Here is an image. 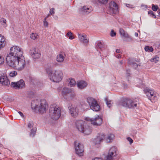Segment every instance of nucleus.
Listing matches in <instances>:
<instances>
[{"label": "nucleus", "instance_id": "obj_1", "mask_svg": "<svg viewBox=\"0 0 160 160\" xmlns=\"http://www.w3.org/2000/svg\"><path fill=\"white\" fill-rule=\"evenodd\" d=\"M22 55V50L18 46H13L10 48V53L6 56V62H7L12 61V60H13Z\"/></svg>", "mask_w": 160, "mask_h": 160}, {"label": "nucleus", "instance_id": "obj_2", "mask_svg": "<svg viewBox=\"0 0 160 160\" xmlns=\"http://www.w3.org/2000/svg\"><path fill=\"white\" fill-rule=\"evenodd\" d=\"M7 62L10 66L19 70H22L26 66V62L22 55L13 60Z\"/></svg>", "mask_w": 160, "mask_h": 160}, {"label": "nucleus", "instance_id": "obj_3", "mask_svg": "<svg viewBox=\"0 0 160 160\" xmlns=\"http://www.w3.org/2000/svg\"><path fill=\"white\" fill-rule=\"evenodd\" d=\"M114 138V136L112 134L110 133L106 135L103 133H100L98 135L94 142L96 144H100L103 140H105L107 143L110 142H112Z\"/></svg>", "mask_w": 160, "mask_h": 160}, {"label": "nucleus", "instance_id": "obj_4", "mask_svg": "<svg viewBox=\"0 0 160 160\" xmlns=\"http://www.w3.org/2000/svg\"><path fill=\"white\" fill-rule=\"evenodd\" d=\"M61 110L60 108L56 104L52 105L50 107L49 115L52 119L57 120L61 116Z\"/></svg>", "mask_w": 160, "mask_h": 160}, {"label": "nucleus", "instance_id": "obj_5", "mask_svg": "<svg viewBox=\"0 0 160 160\" xmlns=\"http://www.w3.org/2000/svg\"><path fill=\"white\" fill-rule=\"evenodd\" d=\"M48 107V105L45 100L41 101L38 105H34L32 103L31 104V108L36 112L38 111L39 113H43L45 112Z\"/></svg>", "mask_w": 160, "mask_h": 160}, {"label": "nucleus", "instance_id": "obj_6", "mask_svg": "<svg viewBox=\"0 0 160 160\" xmlns=\"http://www.w3.org/2000/svg\"><path fill=\"white\" fill-rule=\"evenodd\" d=\"M50 79L52 81L58 82L61 81L63 78V73L59 70L52 71L49 73Z\"/></svg>", "mask_w": 160, "mask_h": 160}, {"label": "nucleus", "instance_id": "obj_7", "mask_svg": "<svg viewBox=\"0 0 160 160\" xmlns=\"http://www.w3.org/2000/svg\"><path fill=\"white\" fill-rule=\"evenodd\" d=\"M87 102L90 108L93 111L98 112L100 110V106L97 101L94 98L91 97H88L87 98Z\"/></svg>", "mask_w": 160, "mask_h": 160}, {"label": "nucleus", "instance_id": "obj_8", "mask_svg": "<svg viewBox=\"0 0 160 160\" xmlns=\"http://www.w3.org/2000/svg\"><path fill=\"white\" fill-rule=\"evenodd\" d=\"M119 105L130 108H134L137 106V103L131 99L126 98L121 101Z\"/></svg>", "mask_w": 160, "mask_h": 160}, {"label": "nucleus", "instance_id": "obj_9", "mask_svg": "<svg viewBox=\"0 0 160 160\" xmlns=\"http://www.w3.org/2000/svg\"><path fill=\"white\" fill-rule=\"evenodd\" d=\"M118 154L117 148L115 146L111 147L109 150L106 160H116V157Z\"/></svg>", "mask_w": 160, "mask_h": 160}, {"label": "nucleus", "instance_id": "obj_10", "mask_svg": "<svg viewBox=\"0 0 160 160\" xmlns=\"http://www.w3.org/2000/svg\"><path fill=\"white\" fill-rule=\"evenodd\" d=\"M144 92L148 99L150 100H152V98L153 100H157L158 98V94L155 93L153 90L146 88L144 89Z\"/></svg>", "mask_w": 160, "mask_h": 160}, {"label": "nucleus", "instance_id": "obj_11", "mask_svg": "<svg viewBox=\"0 0 160 160\" xmlns=\"http://www.w3.org/2000/svg\"><path fill=\"white\" fill-rule=\"evenodd\" d=\"M74 144L76 154L80 156H83L84 151L83 145L76 141L75 142Z\"/></svg>", "mask_w": 160, "mask_h": 160}, {"label": "nucleus", "instance_id": "obj_12", "mask_svg": "<svg viewBox=\"0 0 160 160\" xmlns=\"http://www.w3.org/2000/svg\"><path fill=\"white\" fill-rule=\"evenodd\" d=\"M118 7L114 1H111L109 4L108 13L109 14H116L118 12Z\"/></svg>", "mask_w": 160, "mask_h": 160}, {"label": "nucleus", "instance_id": "obj_13", "mask_svg": "<svg viewBox=\"0 0 160 160\" xmlns=\"http://www.w3.org/2000/svg\"><path fill=\"white\" fill-rule=\"evenodd\" d=\"M11 86L15 89H19L24 87L25 84L24 81L22 79H21L16 82H12Z\"/></svg>", "mask_w": 160, "mask_h": 160}, {"label": "nucleus", "instance_id": "obj_14", "mask_svg": "<svg viewBox=\"0 0 160 160\" xmlns=\"http://www.w3.org/2000/svg\"><path fill=\"white\" fill-rule=\"evenodd\" d=\"M91 124L94 125L99 126L101 125L102 122V118L97 115L94 118L90 119Z\"/></svg>", "mask_w": 160, "mask_h": 160}, {"label": "nucleus", "instance_id": "obj_15", "mask_svg": "<svg viewBox=\"0 0 160 160\" xmlns=\"http://www.w3.org/2000/svg\"><path fill=\"white\" fill-rule=\"evenodd\" d=\"M30 53L31 56L34 59L39 58L41 56V54L39 50L35 48L30 49Z\"/></svg>", "mask_w": 160, "mask_h": 160}, {"label": "nucleus", "instance_id": "obj_16", "mask_svg": "<svg viewBox=\"0 0 160 160\" xmlns=\"http://www.w3.org/2000/svg\"><path fill=\"white\" fill-rule=\"evenodd\" d=\"M68 108L69 112L72 117L75 118L78 116V109L77 107L72 105L71 106L68 107Z\"/></svg>", "mask_w": 160, "mask_h": 160}, {"label": "nucleus", "instance_id": "obj_17", "mask_svg": "<svg viewBox=\"0 0 160 160\" xmlns=\"http://www.w3.org/2000/svg\"><path fill=\"white\" fill-rule=\"evenodd\" d=\"M0 82L5 86H8L10 84V82L7 76L2 73L0 74Z\"/></svg>", "mask_w": 160, "mask_h": 160}, {"label": "nucleus", "instance_id": "obj_18", "mask_svg": "<svg viewBox=\"0 0 160 160\" xmlns=\"http://www.w3.org/2000/svg\"><path fill=\"white\" fill-rule=\"evenodd\" d=\"M86 124L85 122L82 120H77L76 122V125L77 128L81 132L83 131L82 130L83 129L84 125Z\"/></svg>", "mask_w": 160, "mask_h": 160}, {"label": "nucleus", "instance_id": "obj_19", "mask_svg": "<svg viewBox=\"0 0 160 160\" xmlns=\"http://www.w3.org/2000/svg\"><path fill=\"white\" fill-rule=\"evenodd\" d=\"M78 38L80 41L85 44H87L88 42V38L87 35L84 34L82 35L79 34Z\"/></svg>", "mask_w": 160, "mask_h": 160}, {"label": "nucleus", "instance_id": "obj_20", "mask_svg": "<svg viewBox=\"0 0 160 160\" xmlns=\"http://www.w3.org/2000/svg\"><path fill=\"white\" fill-rule=\"evenodd\" d=\"M87 82L83 80L78 81L77 83V87L80 89H84L87 87Z\"/></svg>", "mask_w": 160, "mask_h": 160}, {"label": "nucleus", "instance_id": "obj_21", "mask_svg": "<svg viewBox=\"0 0 160 160\" xmlns=\"http://www.w3.org/2000/svg\"><path fill=\"white\" fill-rule=\"evenodd\" d=\"M84 125V127H83V129L82 130L83 131H82L81 132L84 133L85 134H89L92 132V129L87 124Z\"/></svg>", "mask_w": 160, "mask_h": 160}, {"label": "nucleus", "instance_id": "obj_22", "mask_svg": "<svg viewBox=\"0 0 160 160\" xmlns=\"http://www.w3.org/2000/svg\"><path fill=\"white\" fill-rule=\"evenodd\" d=\"M65 57V53L64 52H61L57 56L56 60L58 62H62L63 61Z\"/></svg>", "mask_w": 160, "mask_h": 160}, {"label": "nucleus", "instance_id": "obj_23", "mask_svg": "<svg viewBox=\"0 0 160 160\" xmlns=\"http://www.w3.org/2000/svg\"><path fill=\"white\" fill-rule=\"evenodd\" d=\"M6 42L5 38L3 36L0 34V50L5 45Z\"/></svg>", "mask_w": 160, "mask_h": 160}, {"label": "nucleus", "instance_id": "obj_24", "mask_svg": "<svg viewBox=\"0 0 160 160\" xmlns=\"http://www.w3.org/2000/svg\"><path fill=\"white\" fill-rule=\"evenodd\" d=\"M81 10L82 11L86 12L87 14H88L92 11L91 8H90L86 6L83 7L81 8Z\"/></svg>", "mask_w": 160, "mask_h": 160}, {"label": "nucleus", "instance_id": "obj_25", "mask_svg": "<svg viewBox=\"0 0 160 160\" xmlns=\"http://www.w3.org/2000/svg\"><path fill=\"white\" fill-rule=\"evenodd\" d=\"M71 89L66 88H64L62 91V93L64 95H68L70 92Z\"/></svg>", "mask_w": 160, "mask_h": 160}, {"label": "nucleus", "instance_id": "obj_26", "mask_svg": "<svg viewBox=\"0 0 160 160\" xmlns=\"http://www.w3.org/2000/svg\"><path fill=\"white\" fill-rule=\"evenodd\" d=\"M128 62L130 65H132V66L135 68L138 67V64L137 63H135L134 60H129Z\"/></svg>", "mask_w": 160, "mask_h": 160}, {"label": "nucleus", "instance_id": "obj_27", "mask_svg": "<svg viewBox=\"0 0 160 160\" xmlns=\"http://www.w3.org/2000/svg\"><path fill=\"white\" fill-rule=\"evenodd\" d=\"M68 81L69 82L68 85L70 87H73L76 84V81L74 79L70 78Z\"/></svg>", "mask_w": 160, "mask_h": 160}, {"label": "nucleus", "instance_id": "obj_28", "mask_svg": "<svg viewBox=\"0 0 160 160\" xmlns=\"http://www.w3.org/2000/svg\"><path fill=\"white\" fill-rule=\"evenodd\" d=\"M105 101L108 107L110 108L112 106V101L108 100L107 98H106Z\"/></svg>", "mask_w": 160, "mask_h": 160}, {"label": "nucleus", "instance_id": "obj_29", "mask_svg": "<svg viewBox=\"0 0 160 160\" xmlns=\"http://www.w3.org/2000/svg\"><path fill=\"white\" fill-rule=\"evenodd\" d=\"M36 131V128H33L32 129H31L30 134V136L33 137L35 134Z\"/></svg>", "mask_w": 160, "mask_h": 160}, {"label": "nucleus", "instance_id": "obj_30", "mask_svg": "<svg viewBox=\"0 0 160 160\" xmlns=\"http://www.w3.org/2000/svg\"><path fill=\"white\" fill-rule=\"evenodd\" d=\"M6 20L4 18H2L0 19V23L4 27H6L7 26Z\"/></svg>", "mask_w": 160, "mask_h": 160}, {"label": "nucleus", "instance_id": "obj_31", "mask_svg": "<svg viewBox=\"0 0 160 160\" xmlns=\"http://www.w3.org/2000/svg\"><path fill=\"white\" fill-rule=\"evenodd\" d=\"M68 95L71 99H73L75 97V94L74 92L71 89V90L69 94Z\"/></svg>", "mask_w": 160, "mask_h": 160}, {"label": "nucleus", "instance_id": "obj_32", "mask_svg": "<svg viewBox=\"0 0 160 160\" xmlns=\"http://www.w3.org/2000/svg\"><path fill=\"white\" fill-rule=\"evenodd\" d=\"M119 31L120 35L124 37H126V35L128 34L122 28H120Z\"/></svg>", "mask_w": 160, "mask_h": 160}, {"label": "nucleus", "instance_id": "obj_33", "mask_svg": "<svg viewBox=\"0 0 160 160\" xmlns=\"http://www.w3.org/2000/svg\"><path fill=\"white\" fill-rule=\"evenodd\" d=\"M72 33L70 31L68 32L67 34V36L69 37V39L71 40L73 39L74 37L72 35Z\"/></svg>", "mask_w": 160, "mask_h": 160}, {"label": "nucleus", "instance_id": "obj_34", "mask_svg": "<svg viewBox=\"0 0 160 160\" xmlns=\"http://www.w3.org/2000/svg\"><path fill=\"white\" fill-rule=\"evenodd\" d=\"M159 60V57L157 56H155L154 58L151 59V61L152 62L156 63Z\"/></svg>", "mask_w": 160, "mask_h": 160}, {"label": "nucleus", "instance_id": "obj_35", "mask_svg": "<svg viewBox=\"0 0 160 160\" xmlns=\"http://www.w3.org/2000/svg\"><path fill=\"white\" fill-rule=\"evenodd\" d=\"M37 35L36 33H32L31 34L30 38L33 40L37 39L38 38Z\"/></svg>", "mask_w": 160, "mask_h": 160}, {"label": "nucleus", "instance_id": "obj_36", "mask_svg": "<svg viewBox=\"0 0 160 160\" xmlns=\"http://www.w3.org/2000/svg\"><path fill=\"white\" fill-rule=\"evenodd\" d=\"M125 38H127V39L125 40L126 42H130L133 40L132 38L131 37L129 36L128 34L126 35V37Z\"/></svg>", "mask_w": 160, "mask_h": 160}, {"label": "nucleus", "instance_id": "obj_37", "mask_svg": "<svg viewBox=\"0 0 160 160\" xmlns=\"http://www.w3.org/2000/svg\"><path fill=\"white\" fill-rule=\"evenodd\" d=\"M144 49L146 51L152 52L153 50V49L152 48L149 47L148 46H145Z\"/></svg>", "mask_w": 160, "mask_h": 160}, {"label": "nucleus", "instance_id": "obj_38", "mask_svg": "<svg viewBox=\"0 0 160 160\" xmlns=\"http://www.w3.org/2000/svg\"><path fill=\"white\" fill-rule=\"evenodd\" d=\"M103 44L101 42H98L97 44L96 47L102 49L103 47Z\"/></svg>", "mask_w": 160, "mask_h": 160}, {"label": "nucleus", "instance_id": "obj_39", "mask_svg": "<svg viewBox=\"0 0 160 160\" xmlns=\"http://www.w3.org/2000/svg\"><path fill=\"white\" fill-rule=\"evenodd\" d=\"M148 14H149L152 17H153L154 18H156V15L154 13V12L152 11H149L148 12Z\"/></svg>", "mask_w": 160, "mask_h": 160}, {"label": "nucleus", "instance_id": "obj_40", "mask_svg": "<svg viewBox=\"0 0 160 160\" xmlns=\"http://www.w3.org/2000/svg\"><path fill=\"white\" fill-rule=\"evenodd\" d=\"M152 8L154 11H156L159 8L158 6H156L152 4Z\"/></svg>", "mask_w": 160, "mask_h": 160}, {"label": "nucleus", "instance_id": "obj_41", "mask_svg": "<svg viewBox=\"0 0 160 160\" xmlns=\"http://www.w3.org/2000/svg\"><path fill=\"white\" fill-rule=\"evenodd\" d=\"M17 75V72L15 71H12L9 74L11 77H13Z\"/></svg>", "mask_w": 160, "mask_h": 160}, {"label": "nucleus", "instance_id": "obj_42", "mask_svg": "<svg viewBox=\"0 0 160 160\" xmlns=\"http://www.w3.org/2000/svg\"><path fill=\"white\" fill-rule=\"evenodd\" d=\"M98 1L100 3L102 4H105L108 2V0H98Z\"/></svg>", "mask_w": 160, "mask_h": 160}, {"label": "nucleus", "instance_id": "obj_43", "mask_svg": "<svg viewBox=\"0 0 160 160\" xmlns=\"http://www.w3.org/2000/svg\"><path fill=\"white\" fill-rule=\"evenodd\" d=\"M4 61V58L1 56V55L0 54V64H2Z\"/></svg>", "mask_w": 160, "mask_h": 160}, {"label": "nucleus", "instance_id": "obj_44", "mask_svg": "<svg viewBox=\"0 0 160 160\" xmlns=\"http://www.w3.org/2000/svg\"><path fill=\"white\" fill-rule=\"evenodd\" d=\"M110 35L112 37H114L116 35V33L114 32L113 30H111Z\"/></svg>", "mask_w": 160, "mask_h": 160}, {"label": "nucleus", "instance_id": "obj_45", "mask_svg": "<svg viewBox=\"0 0 160 160\" xmlns=\"http://www.w3.org/2000/svg\"><path fill=\"white\" fill-rule=\"evenodd\" d=\"M33 123L32 122H29L28 124V127L29 128H31L33 126Z\"/></svg>", "mask_w": 160, "mask_h": 160}, {"label": "nucleus", "instance_id": "obj_46", "mask_svg": "<svg viewBox=\"0 0 160 160\" xmlns=\"http://www.w3.org/2000/svg\"><path fill=\"white\" fill-rule=\"evenodd\" d=\"M125 5H126V6L127 7H128L130 8H132L134 7L133 5H130V4H125Z\"/></svg>", "mask_w": 160, "mask_h": 160}, {"label": "nucleus", "instance_id": "obj_47", "mask_svg": "<svg viewBox=\"0 0 160 160\" xmlns=\"http://www.w3.org/2000/svg\"><path fill=\"white\" fill-rule=\"evenodd\" d=\"M54 8H52L50 9V13L51 15H52L54 13Z\"/></svg>", "mask_w": 160, "mask_h": 160}, {"label": "nucleus", "instance_id": "obj_48", "mask_svg": "<svg viewBox=\"0 0 160 160\" xmlns=\"http://www.w3.org/2000/svg\"><path fill=\"white\" fill-rule=\"evenodd\" d=\"M127 139L130 142V143L131 144L133 142V140L130 137H128L127 138Z\"/></svg>", "mask_w": 160, "mask_h": 160}, {"label": "nucleus", "instance_id": "obj_49", "mask_svg": "<svg viewBox=\"0 0 160 160\" xmlns=\"http://www.w3.org/2000/svg\"><path fill=\"white\" fill-rule=\"evenodd\" d=\"M44 26L46 27H48V23L47 21H43Z\"/></svg>", "mask_w": 160, "mask_h": 160}, {"label": "nucleus", "instance_id": "obj_50", "mask_svg": "<svg viewBox=\"0 0 160 160\" xmlns=\"http://www.w3.org/2000/svg\"><path fill=\"white\" fill-rule=\"evenodd\" d=\"M92 160H103L101 158L96 157L93 159Z\"/></svg>", "mask_w": 160, "mask_h": 160}, {"label": "nucleus", "instance_id": "obj_51", "mask_svg": "<svg viewBox=\"0 0 160 160\" xmlns=\"http://www.w3.org/2000/svg\"><path fill=\"white\" fill-rule=\"evenodd\" d=\"M18 113L19 115L22 117V118H23L24 117V115L20 111H19L18 112Z\"/></svg>", "mask_w": 160, "mask_h": 160}, {"label": "nucleus", "instance_id": "obj_52", "mask_svg": "<svg viewBox=\"0 0 160 160\" xmlns=\"http://www.w3.org/2000/svg\"><path fill=\"white\" fill-rule=\"evenodd\" d=\"M116 57L118 58H121V56L120 54H118L117 55L115 56Z\"/></svg>", "mask_w": 160, "mask_h": 160}, {"label": "nucleus", "instance_id": "obj_53", "mask_svg": "<svg viewBox=\"0 0 160 160\" xmlns=\"http://www.w3.org/2000/svg\"><path fill=\"white\" fill-rule=\"evenodd\" d=\"M129 72V70H127V73H126V74H127V76H130V73Z\"/></svg>", "mask_w": 160, "mask_h": 160}, {"label": "nucleus", "instance_id": "obj_54", "mask_svg": "<svg viewBox=\"0 0 160 160\" xmlns=\"http://www.w3.org/2000/svg\"><path fill=\"white\" fill-rule=\"evenodd\" d=\"M116 52L118 53H119L120 52V49H117L116 50Z\"/></svg>", "mask_w": 160, "mask_h": 160}, {"label": "nucleus", "instance_id": "obj_55", "mask_svg": "<svg viewBox=\"0 0 160 160\" xmlns=\"http://www.w3.org/2000/svg\"><path fill=\"white\" fill-rule=\"evenodd\" d=\"M135 36L136 37H138V33L137 32H135Z\"/></svg>", "mask_w": 160, "mask_h": 160}, {"label": "nucleus", "instance_id": "obj_56", "mask_svg": "<svg viewBox=\"0 0 160 160\" xmlns=\"http://www.w3.org/2000/svg\"><path fill=\"white\" fill-rule=\"evenodd\" d=\"M48 16H49V15L48 16H47L46 17H45V18H44V20H43V21H46L47 18L48 17Z\"/></svg>", "mask_w": 160, "mask_h": 160}, {"label": "nucleus", "instance_id": "obj_57", "mask_svg": "<svg viewBox=\"0 0 160 160\" xmlns=\"http://www.w3.org/2000/svg\"><path fill=\"white\" fill-rule=\"evenodd\" d=\"M158 15L160 17V9H159L158 10Z\"/></svg>", "mask_w": 160, "mask_h": 160}, {"label": "nucleus", "instance_id": "obj_58", "mask_svg": "<svg viewBox=\"0 0 160 160\" xmlns=\"http://www.w3.org/2000/svg\"><path fill=\"white\" fill-rule=\"evenodd\" d=\"M120 63L121 64V65L123 63V61L121 60V61H120Z\"/></svg>", "mask_w": 160, "mask_h": 160}, {"label": "nucleus", "instance_id": "obj_59", "mask_svg": "<svg viewBox=\"0 0 160 160\" xmlns=\"http://www.w3.org/2000/svg\"><path fill=\"white\" fill-rule=\"evenodd\" d=\"M124 88H127V85H124Z\"/></svg>", "mask_w": 160, "mask_h": 160}, {"label": "nucleus", "instance_id": "obj_60", "mask_svg": "<svg viewBox=\"0 0 160 160\" xmlns=\"http://www.w3.org/2000/svg\"><path fill=\"white\" fill-rule=\"evenodd\" d=\"M134 132H135V133H136V131H134Z\"/></svg>", "mask_w": 160, "mask_h": 160}, {"label": "nucleus", "instance_id": "obj_61", "mask_svg": "<svg viewBox=\"0 0 160 160\" xmlns=\"http://www.w3.org/2000/svg\"><path fill=\"white\" fill-rule=\"evenodd\" d=\"M155 101H154V102H155V101H156V100H154Z\"/></svg>", "mask_w": 160, "mask_h": 160}]
</instances>
